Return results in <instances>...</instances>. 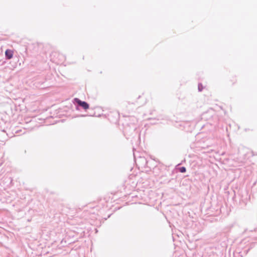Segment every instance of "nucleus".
Wrapping results in <instances>:
<instances>
[{
  "label": "nucleus",
  "instance_id": "nucleus-1",
  "mask_svg": "<svg viewBox=\"0 0 257 257\" xmlns=\"http://www.w3.org/2000/svg\"><path fill=\"white\" fill-rule=\"evenodd\" d=\"M75 101L78 105L82 106L84 109H87L89 108V104L85 101H82L78 98H75Z\"/></svg>",
  "mask_w": 257,
  "mask_h": 257
},
{
  "label": "nucleus",
  "instance_id": "nucleus-3",
  "mask_svg": "<svg viewBox=\"0 0 257 257\" xmlns=\"http://www.w3.org/2000/svg\"><path fill=\"white\" fill-rule=\"evenodd\" d=\"M180 171L181 173H184L186 172V168L184 167H181L180 168Z\"/></svg>",
  "mask_w": 257,
  "mask_h": 257
},
{
  "label": "nucleus",
  "instance_id": "nucleus-2",
  "mask_svg": "<svg viewBox=\"0 0 257 257\" xmlns=\"http://www.w3.org/2000/svg\"><path fill=\"white\" fill-rule=\"evenodd\" d=\"M14 52L12 50H7L5 52V55L7 59H10L13 58Z\"/></svg>",
  "mask_w": 257,
  "mask_h": 257
}]
</instances>
